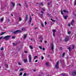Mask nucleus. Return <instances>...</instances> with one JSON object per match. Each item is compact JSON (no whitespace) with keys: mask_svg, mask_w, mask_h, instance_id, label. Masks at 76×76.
Wrapping results in <instances>:
<instances>
[{"mask_svg":"<svg viewBox=\"0 0 76 76\" xmlns=\"http://www.w3.org/2000/svg\"><path fill=\"white\" fill-rule=\"evenodd\" d=\"M11 36L10 35H7L4 37L3 39H5L6 40H9L10 39Z\"/></svg>","mask_w":76,"mask_h":76,"instance_id":"1","label":"nucleus"},{"mask_svg":"<svg viewBox=\"0 0 76 76\" xmlns=\"http://www.w3.org/2000/svg\"><path fill=\"white\" fill-rule=\"evenodd\" d=\"M22 32V31H20V30H18L16 31H15L13 33V34H16L17 33L18 34L19 33H21Z\"/></svg>","mask_w":76,"mask_h":76,"instance_id":"2","label":"nucleus"},{"mask_svg":"<svg viewBox=\"0 0 76 76\" xmlns=\"http://www.w3.org/2000/svg\"><path fill=\"white\" fill-rule=\"evenodd\" d=\"M64 40L65 42H67L69 40V36H66Z\"/></svg>","mask_w":76,"mask_h":76,"instance_id":"3","label":"nucleus"},{"mask_svg":"<svg viewBox=\"0 0 76 76\" xmlns=\"http://www.w3.org/2000/svg\"><path fill=\"white\" fill-rule=\"evenodd\" d=\"M28 58H29V62L30 63L31 62V60H32V57H31V55H29L28 56Z\"/></svg>","mask_w":76,"mask_h":76,"instance_id":"4","label":"nucleus"},{"mask_svg":"<svg viewBox=\"0 0 76 76\" xmlns=\"http://www.w3.org/2000/svg\"><path fill=\"white\" fill-rule=\"evenodd\" d=\"M59 63V61H58L56 64V65H55V68H56V69H58V64Z\"/></svg>","mask_w":76,"mask_h":76,"instance_id":"5","label":"nucleus"},{"mask_svg":"<svg viewBox=\"0 0 76 76\" xmlns=\"http://www.w3.org/2000/svg\"><path fill=\"white\" fill-rule=\"evenodd\" d=\"M72 74L73 76L76 75V71L74 70L72 72Z\"/></svg>","mask_w":76,"mask_h":76,"instance_id":"6","label":"nucleus"},{"mask_svg":"<svg viewBox=\"0 0 76 76\" xmlns=\"http://www.w3.org/2000/svg\"><path fill=\"white\" fill-rule=\"evenodd\" d=\"M28 15H26V18H25V22H26V21L28 20Z\"/></svg>","mask_w":76,"mask_h":76,"instance_id":"7","label":"nucleus"},{"mask_svg":"<svg viewBox=\"0 0 76 76\" xmlns=\"http://www.w3.org/2000/svg\"><path fill=\"white\" fill-rule=\"evenodd\" d=\"M51 50L52 51H53L54 50V45L53 44H52L51 46Z\"/></svg>","mask_w":76,"mask_h":76,"instance_id":"8","label":"nucleus"},{"mask_svg":"<svg viewBox=\"0 0 76 76\" xmlns=\"http://www.w3.org/2000/svg\"><path fill=\"white\" fill-rule=\"evenodd\" d=\"M30 19L29 20V24H31V22H32V18H31V16H30Z\"/></svg>","mask_w":76,"mask_h":76,"instance_id":"9","label":"nucleus"},{"mask_svg":"<svg viewBox=\"0 0 76 76\" xmlns=\"http://www.w3.org/2000/svg\"><path fill=\"white\" fill-rule=\"evenodd\" d=\"M11 3L12 4L13 7H15V4L13 2H12Z\"/></svg>","mask_w":76,"mask_h":76,"instance_id":"10","label":"nucleus"},{"mask_svg":"<svg viewBox=\"0 0 76 76\" xmlns=\"http://www.w3.org/2000/svg\"><path fill=\"white\" fill-rule=\"evenodd\" d=\"M74 23H75V21L73 20H72V21L71 23V24L72 25H73V24Z\"/></svg>","mask_w":76,"mask_h":76,"instance_id":"11","label":"nucleus"},{"mask_svg":"<svg viewBox=\"0 0 76 76\" xmlns=\"http://www.w3.org/2000/svg\"><path fill=\"white\" fill-rule=\"evenodd\" d=\"M22 31H26V28H25V27L22 28Z\"/></svg>","mask_w":76,"mask_h":76,"instance_id":"12","label":"nucleus"},{"mask_svg":"<svg viewBox=\"0 0 76 76\" xmlns=\"http://www.w3.org/2000/svg\"><path fill=\"white\" fill-rule=\"evenodd\" d=\"M26 37H27V34H26L24 35V36H23L24 39H25V38H26Z\"/></svg>","mask_w":76,"mask_h":76,"instance_id":"13","label":"nucleus"},{"mask_svg":"<svg viewBox=\"0 0 76 76\" xmlns=\"http://www.w3.org/2000/svg\"><path fill=\"white\" fill-rule=\"evenodd\" d=\"M23 61L24 63H26V62H28V61L27 60V59H24Z\"/></svg>","mask_w":76,"mask_h":76,"instance_id":"14","label":"nucleus"},{"mask_svg":"<svg viewBox=\"0 0 76 76\" xmlns=\"http://www.w3.org/2000/svg\"><path fill=\"white\" fill-rule=\"evenodd\" d=\"M63 12H64V13H68V12L66 10H63Z\"/></svg>","mask_w":76,"mask_h":76,"instance_id":"15","label":"nucleus"},{"mask_svg":"<svg viewBox=\"0 0 76 76\" xmlns=\"http://www.w3.org/2000/svg\"><path fill=\"white\" fill-rule=\"evenodd\" d=\"M39 15H40V18H42V16H43V15L39 14Z\"/></svg>","mask_w":76,"mask_h":76,"instance_id":"16","label":"nucleus"},{"mask_svg":"<svg viewBox=\"0 0 76 76\" xmlns=\"http://www.w3.org/2000/svg\"><path fill=\"white\" fill-rule=\"evenodd\" d=\"M68 49L69 50V51L70 52L72 51V49L70 48V47H68Z\"/></svg>","mask_w":76,"mask_h":76,"instance_id":"17","label":"nucleus"},{"mask_svg":"<svg viewBox=\"0 0 76 76\" xmlns=\"http://www.w3.org/2000/svg\"><path fill=\"white\" fill-rule=\"evenodd\" d=\"M5 33H6V32H2L1 34L0 35H3Z\"/></svg>","mask_w":76,"mask_h":76,"instance_id":"18","label":"nucleus"},{"mask_svg":"<svg viewBox=\"0 0 76 76\" xmlns=\"http://www.w3.org/2000/svg\"><path fill=\"white\" fill-rule=\"evenodd\" d=\"M4 20V18H1V19L0 20V21H1V22H3V20Z\"/></svg>","mask_w":76,"mask_h":76,"instance_id":"19","label":"nucleus"},{"mask_svg":"<svg viewBox=\"0 0 76 76\" xmlns=\"http://www.w3.org/2000/svg\"><path fill=\"white\" fill-rule=\"evenodd\" d=\"M39 39H41V38L42 37V36L40 35L39 36Z\"/></svg>","mask_w":76,"mask_h":76,"instance_id":"20","label":"nucleus"},{"mask_svg":"<svg viewBox=\"0 0 76 76\" xmlns=\"http://www.w3.org/2000/svg\"><path fill=\"white\" fill-rule=\"evenodd\" d=\"M23 70H24V69L23 68H22L20 69V72H22V71H23Z\"/></svg>","mask_w":76,"mask_h":76,"instance_id":"21","label":"nucleus"},{"mask_svg":"<svg viewBox=\"0 0 76 76\" xmlns=\"http://www.w3.org/2000/svg\"><path fill=\"white\" fill-rule=\"evenodd\" d=\"M5 66L7 68H8V65L7 64H5Z\"/></svg>","mask_w":76,"mask_h":76,"instance_id":"22","label":"nucleus"},{"mask_svg":"<svg viewBox=\"0 0 76 76\" xmlns=\"http://www.w3.org/2000/svg\"><path fill=\"white\" fill-rule=\"evenodd\" d=\"M64 18L65 19H67V16L65 15L64 16Z\"/></svg>","mask_w":76,"mask_h":76,"instance_id":"23","label":"nucleus"},{"mask_svg":"<svg viewBox=\"0 0 76 76\" xmlns=\"http://www.w3.org/2000/svg\"><path fill=\"white\" fill-rule=\"evenodd\" d=\"M61 75H62V76H66V75L64 73H62L61 74Z\"/></svg>","mask_w":76,"mask_h":76,"instance_id":"24","label":"nucleus"},{"mask_svg":"<svg viewBox=\"0 0 76 76\" xmlns=\"http://www.w3.org/2000/svg\"><path fill=\"white\" fill-rule=\"evenodd\" d=\"M53 33H55V32H56V30L55 29H53Z\"/></svg>","mask_w":76,"mask_h":76,"instance_id":"25","label":"nucleus"},{"mask_svg":"<svg viewBox=\"0 0 76 76\" xmlns=\"http://www.w3.org/2000/svg\"><path fill=\"white\" fill-rule=\"evenodd\" d=\"M74 48H75V46L72 45V49H73Z\"/></svg>","mask_w":76,"mask_h":76,"instance_id":"26","label":"nucleus"},{"mask_svg":"<svg viewBox=\"0 0 76 76\" xmlns=\"http://www.w3.org/2000/svg\"><path fill=\"white\" fill-rule=\"evenodd\" d=\"M50 20H52V21L53 22H56V20H53V19L52 18H51Z\"/></svg>","mask_w":76,"mask_h":76,"instance_id":"27","label":"nucleus"},{"mask_svg":"<svg viewBox=\"0 0 76 76\" xmlns=\"http://www.w3.org/2000/svg\"><path fill=\"white\" fill-rule=\"evenodd\" d=\"M36 58H38V56H36L34 58V59H36Z\"/></svg>","mask_w":76,"mask_h":76,"instance_id":"28","label":"nucleus"},{"mask_svg":"<svg viewBox=\"0 0 76 76\" xmlns=\"http://www.w3.org/2000/svg\"><path fill=\"white\" fill-rule=\"evenodd\" d=\"M19 21H21V20H22V18L20 17L19 18Z\"/></svg>","mask_w":76,"mask_h":76,"instance_id":"29","label":"nucleus"},{"mask_svg":"<svg viewBox=\"0 0 76 76\" xmlns=\"http://www.w3.org/2000/svg\"><path fill=\"white\" fill-rule=\"evenodd\" d=\"M51 3H52L51 1H50L49 3H48V5H50V4H51Z\"/></svg>","mask_w":76,"mask_h":76,"instance_id":"30","label":"nucleus"},{"mask_svg":"<svg viewBox=\"0 0 76 76\" xmlns=\"http://www.w3.org/2000/svg\"><path fill=\"white\" fill-rule=\"evenodd\" d=\"M61 14L62 15H64V13H63V11H61Z\"/></svg>","mask_w":76,"mask_h":76,"instance_id":"31","label":"nucleus"},{"mask_svg":"<svg viewBox=\"0 0 76 76\" xmlns=\"http://www.w3.org/2000/svg\"><path fill=\"white\" fill-rule=\"evenodd\" d=\"M41 25L42 26V27H44V25L43 24V23H41Z\"/></svg>","mask_w":76,"mask_h":76,"instance_id":"32","label":"nucleus"},{"mask_svg":"<svg viewBox=\"0 0 76 76\" xmlns=\"http://www.w3.org/2000/svg\"><path fill=\"white\" fill-rule=\"evenodd\" d=\"M30 48L31 49H33V47H32V46H30Z\"/></svg>","mask_w":76,"mask_h":76,"instance_id":"33","label":"nucleus"},{"mask_svg":"<svg viewBox=\"0 0 76 76\" xmlns=\"http://www.w3.org/2000/svg\"><path fill=\"white\" fill-rule=\"evenodd\" d=\"M76 0H75V2H74V6H76Z\"/></svg>","mask_w":76,"mask_h":76,"instance_id":"34","label":"nucleus"},{"mask_svg":"<svg viewBox=\"0 0 76 76\" xmlns=\"http://www.w3.org/2000/svg\"><path fill=\"white\" fill-rule=\"evenodd\" d=\"M26 73H24L23 75V76H26Z\"/></svg>","mask_w":76,"mask_h":76,"instance_id":"35","label":"nucleus"},{"mask_svg":"<svg viewBox=\"0 0 76 76\" xmlns=\"http://www.w3.org/2000/svg\"><path fill=\"white\" fill-rule=\"evenodd\" d=\"M18 65H21L22 64L20 62H18Z\"/></svg>","mask_w":76,"mask_h":76,"instance_id":"36","label":"nucleus"},{"mask_svg":"<svg viewBox=\"0 0 76 76\" xmlns=\"http://www.w3.org/2000/svg\"><path fill=\"white\" fill-rule=\"evenodd\" d=\"M25 53H26V54H27L28 53V51H24Z\"/></svg>","mask_w":76,"mask_h":76,"instance_id":"37","label":"nucleus"},{"mask_svg":"<svg viewBox=\"0 0 76 76\" xmlns=\"http://www.w3.org/2000/svg\"><path fill=\"white\" fill-rule=\"evenodd\" d=\"M39 48H40L41 50H42V47H41V46H39Z\"/></svg>","mask_w":76,"mask_h":76,"instance_id":"38","label":"nucleus"},{"mask_svg":"<svg viewBox=\"0 0 76 76\" xmlns=\"http://www.w3.org/2000/svg\"><path fill=\"white\" fill-rule=\"evenodd\" d=\"M68 34H71V31H69L68 32Z\"/></svg>","mask_w":76,"mask_h":76,"instance_id":"39","label":"nucleus"},{"mask_svg":"<svg viewBox=\"0 0 76 76\" xmlns=\"http://www.w3.org/2000/svg\"><path fill=\"white\" fill-rule=\"evenodd\" d=\"M46 66H48V62H46Z\"/></svg>","mask_w":76,"mask_h":76,"instance_id":"40","label":"nucleus"},{"mask_svg":"<svg viewBox=\"0 0 76 76\" xmlns=\"http://www.w3.org/2000/svg\"><path fill=\"white\" fill-rule=\"evenodd\" d=\"M65 55V53H63L62 54L63 56H64Z\"/></svg>","mask_w":76,"mask_h":76,"instance_id":"41","label":"nucleus"},{"mask_svg":"<svg viewBox=\"0 0 76 76\" xmlns=\"http://www.w3.org/2000/svg\"><path fill=\"white\" fill-rule=\"evenodd\" d=\"M1 50L3 51V48H1Z\"/></svg>","mask_w":76,"mask_h":76,"instance_id":"42","label":"nucleus"},{"mask_svg":"<svg viewBox=\"0 0 76 76\" xmlns=\"http://www.w3.org/2000/svg\"><path fill=\"white\" fill-rule=\"evenodd\" d=\"M22 72H21L20 73V75L21 76H22Z\"/></svg>","mask_w":76,"mask_h":76,"instance_id":"43","label":"nucleus"},{"mask_svg":"<svg viewBox=\"0 0 76 76\" xmlns=\"http://www.w3.org/2000/svg\"><path fill=\"white\" fill-rule=\"evenodd\" d=\"M53 24V23L52 22H50V24L51 25H52Z\"/></svg>","mask_w":76,"mask_h":76,"instance_id":"44","label":"nucleus"},{"mask_svg":"<svg viewBox=\"0 0 76 76\" xmlns=\"http://www.w3.org/2000/svg\"><path fill=\"white\" fill-rule=\"evenodd\" d=\"M17 5H19L20 6H21V4H18Z\"/></svg>","mask_w":76,"mask_h":76,"instance_id":"45","label":"nucleus"},{"mask_svg":"<svg viewBox=\"0 0 76 76\" xmlns=\"http://www.w3.org/2000/svg\"><path fill=\"white\" fill-rule=\"evenodd\" d=\"M41 12L42 13V14H43L44 13V11H43L42 10L41 11Z\"/></svg>","mask_w":76,"mask_h":76,"instance_id":"46","label":"nucleus"},{"mask_svg":"<svg viewBox=\"0 0 76 76\" xmlns=\"http://www.w3.org/2000/svg\"><path fill=\"white\" fill-rule=\"evenodd\" d=\"M12 39H15V37L14 36H13L12 37Z\"/></svg>","mask_w":76,"mask_h":76,"instance_id":"47","label":"nucleus"},{"mask_svg":"<svg viewBox=\"0 0 76 76\" xmlns=\"http://www.w3.org/2000/svg\"><path fill=\"white\" fill-rule=\"evenodd\" d=\"M68 26L70 27V23H68Z\"/></svg>","mask_w":76,"mask_h":76,"instance_id":"48","label":"nucleus"},{"mask_svg":"<svg viewBox=\"0 0 76 76\" xmlns=\"http://www.w3.org/2000/svg\"><path fill=\"white\" fill-rule=\"evenodd\" d=\"M60 50H62V48L60 47Z\"/></svg>","mask_w":76,"mask_h":76,"instance_id":"49","label":"nucleus"},{"mask_svg":"<svg viewBox=\"0 0 76 76\" xmlns=\"http://www.w3.org/2000/svg\"><path fill=\"white\" fill-rule=\"evenodd\" d=\"M10 20H9V19H8L7 22H10Z\"/></svg>","mask_w":76,"mask_h":76,"instance_id":"50","label":"nucleus"},{"mask_svg":"<svg viewBox=\"0 0 76 76\" xmlns=\"http://www.w3.org/2000/svg\"><path fill=\"white\" fill-rule=\"evenodd\" d=\"M42 10L43 11H45V9H44V8H42Z\"/></svg>","mask_w":76,"mask_h":76,"instance_id":"51","label":"nucleus"},{"mask_svg":"<svg viewBox=\"0 0 76 76\" xmlns=\"http://www.w3.org/2000/svg\"><path fill=\"white\" fill-rule=\"evenodd\" d=\"M3 38V37H0V40L1 39Z\"/></svg>","mask_w":76,"mask_h":76,"instance_id":"52","label":"nucleus"},{"mask_svg":"<svg viewBox=\"0 0 76 76\" xmlns=\"http://www.w3.org/2000/svg\"><path fill=\"white\" fill-rule=\"evenodd\" d=\"M53 37H54L55 36V33H53Z\"/></svg>","mask_w":76,"mask_h":76,"instance_id":"53","label":"nucleus"},{"mask_svg":"<svg viewBox=\"0 0 76 76\" xmlns=\"http://www.w3.org/2000/svg\"><path fill=\"white\" fill-rule=\"evenodd\" d=\"M45 25H47V22H45Z\"/></svg>","mask_w":76,"mask_h":76,"instance_id":"54","label":"nucleus"},{"mask_svg":"<svg viewBox=\"0 0 76 76\" xmlns=\"http://www.w3.org/2000/svg\"><path fill=\"white\" fill-rule=\"evenodd\" d=\"M41 59L42 60H43L44 59V57H42L41 58Z\"/></svg>","mask_w":76,"mask_h":76,"instance_id":"55","label":"nucleus"},{"mask_svg":"<svg viewBox=\"0 0 76 76\" xmlns=\"http://www.w3.org/2000/svg\"><path fill=\"white\" fill-rule=\"evenodd\" d=\"M42 50H45V48H43Z\"/></svg>","mask_w":76,"mask_h":76,"instance_id":"56","label":"nucleus"},{"mask_svg":"<svg viewBox=\"0 0 76 76\" xmlns=\"http://www.w3.org/2000/svg\"><path fill=\"white\" fill-rule=\"evenodd\" d=\"M26 7H28V4H26Z\"/></svg>","mask_w":76,"mask_h":76,"instance_id":"57","label":"nucleus"},{"mask_svg":"<svg viewBox=\"0 0 76 76\" xmlns=\"http://www.w3.org/2000/svg\"><path fill=\"white\" fill-rule=\"evenodd\" d=\"M47 15H48L49 16H50V15L48 13Z\"/></svg>","mask_w":76,"mask_h":76,"instance_id":"58","label":"nucleus"},{"mask_svg":"<svg viewBox=\"0 0 76 76\" xmlns=\"http://www.w3.org/2000/svg\"><path fill=\"white\" fill-rule=\"evenodd\" d=\"M37 61H38V60H36L35 61V62H37Z\"/></svg>","mask_w":76,"mask_h":76,"instance_id":"59","label":"nucleus"},{"mask_svg":"<svg viewBox=\"0 0 76 76\" xmlns=\"http://www.w3.org/2000/svg\"><path fill=\"white\" fill-rule=\"evenodd\" d=\"M74 15L75 16H76V14H74Z\"/></svg>","mask_w":76,"mask_h":76,"instance_id":"60","label":"nucleus"},{"mask_svg":"<svg viewBox=\"0 0 76 76\" xmlns=\"http://www.w3.org/2000/svg\"><path fill=\"white\" fill-rule=\"evenodd\" d=\"M34 72H36V69H34Z\"/></svg>","mask_w":76,"mask_h":76,"instance_id":"61","label":"nucleus"},{"mask_svg":"<svg viewBox=\"0 0 76 76\" xmlns=\"http://www.w3.org/2000/svg\"><path fill=\"white\" fill-rule=\"evenodd\" d=\"M47 56H48V57H49L50 56V55H48Z\"/></svg>","mask_w":76,"mask_h":76,"instance_id":"62","label":"nucleus"},{"mask_svg":"<svg viewBox=\"0 0 76 76\" xmlns=\"http://www.w3.org/2000/svg\"><path fill=\"white\" fill-rule=\"evenodd\" d=\"M13 44L14 46H15V43H13Z\"/></svg>","mask_w":76,"mask_h":76,"instance_id":"63","label":"nucleus"},{"mask_svg":"<svg viewBox=\"0 0 76 76\" xmlns=\"http://www.w3.org/2000/svg\"><path fill=\"white\" fill-rule=\"evenodd\" d=\"M37 29V27L35 28H34L35 29Z\"/></svg>","mask_w":76,"mask_h":76,"instance_id":"64","label":"nucleus"}]
</instances>
